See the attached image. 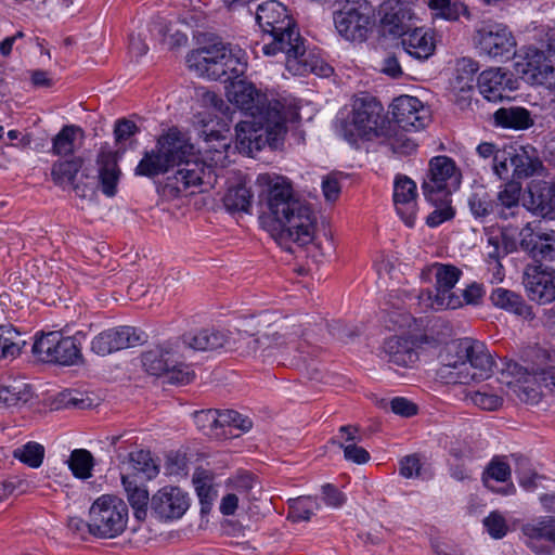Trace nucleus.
Returning <instances> with one entry per match:
<instances>
[{"instance_id":"59","label":"nucleus","mask_w":555,"mask_h":555,"mask_svg":"<svg viewBox=\"0 0 555 555\" xmlns=\"http://www.w3.org/2000/svg\"><path fill=\"white\" fill-rule=\"evenodd\" d=\"M322 500L333 508L341 507L346 502V495L331 483L323 485L321 488Z\"/></svg>"},{"instance_id":"45","label":"nucleus","mask_w":555,"mask_h":555,"mask_svg":"<svg viewBox=\"0 0 555 555\" xmlns=\"http://www.w3.org/2000/svg\"><path fill=\"white\" fill-rule=\"evenodd\" d=\"M68 468L76 478L88 479L92 476L94 457L86 449H75L66 461Z\"/></svg>"},{"instance_id":"38","label":"nucleus","mask_w":555,"mask_h":555,"mask_svg":"<svg viewBox=\"0 0 555 555\" xmlns=\"http://www.w3.org/2000/svg\"><path fill=\"white\" fill-rule=\"evenodd\" d=\"M492 305L499 309L517 315L529 314V307L526 305L522 297L514 291L496 287L490 294Z\"/></svg>"},{"instance_id":"24","label":"nucleus","mask_w":555,"mask_h":555,"mask_svg":"<svg viewBox=\"0 0 555 555\" xmlns=\"http://www.w3.org/2000/svg\"><path fill=\"white\" fill-rule=\"evenodd\" d=\"M524 205L534 215L555 218V183L531 182Z\"/></svg>"},{"instance_id":"33","label":"nucleus","mask_w":555,"mask_h":555,"mask_svg":"<svg viewBox=\"0 0 555 555\" xmlns=\"http://www.w3.org/2000/svg\"><path fill=\"white\" fill-rule=\"evenodd\" d=\"M142 363L146 372L155 376L166 375L177 365V351L171 344L157 346L142 354Z\"/></svg>"},{"instance_id":"5","label":"nucleus","mask_w":555,"mask_h":555,"mask_svg":"<svg viewBox=\"0 0 555 555\" xmlns=\"http://www.w3.org/2000/svg\"><path fill=\"white\" fill-rule=\"evenodd\" d=\"M383 105L375 96L360 92L350 100V108L340 111L336 128L346 139L364 137H386V125L389 121L382 115Z\"/></svg>"},{"instance_id":"56","label":"nucleus","mask_w":555,"mask_h":555,"mask_svg":"<svg viewBox=\"0 0 555 555\" xmlns=\"http://www.w3.org/2000/svg\"><path fill=\"white\" fill-rule=\"evenodd\" d=\"M436 209L428 215L426 223L430 228H435L451 220L454 217V209L451 206V197L446 203H431Z\"/></svg>"},{"instance_id":"17","label":"nucleus","mask_w":555,"mask_h":555,"mask_svg":"<svg viewBox=\"0 0 555 555\" xmlns=\"http://www.w3.org/2000/svg\"><path fill=\"white\" fill-rule=\"evenodd\" d=\"M522 283L528 297L540 305L555 299V270L543 263L527 264Z\"/></svg>"},{"instance_id":"13","label":"nucleus","mask_w":555,"mask_h":555,"mask_svg":"<svg viewBox=\"0 0 555 555\" xmlns=\"http://www.w3.org/2000/svg\"><path fill=\"white\" fill-rule=\"evenodd\" d=\"M535 162L534 149L530 145L517 147L514 144H506L503 149H498L493 170L500 178L507 176L509 168L513 176L528 177L534 172Z\"/></svg>"},{"instance_id":"15","label":"nucleus","mask_w":555,"mask_h":555,"mask_svg":"<svg viewBox=\"0 0 555 555\" xmlns=\"http://www.w3.org/2000/svg\"><path fill=\"white\" fill-rule=\"evenodd\" d=\"M390 107L393 121L405 132H417L430 122L428 109L415 96L401 95Z\"/></svg>"},{"instance_id":"58","label":"nucleus","mask_w":555,"mask_h":555,"mask_svg":"<svg viewBox=\"0 0 555 555\" xmlns=\"http://www.w3.org/2000/svg\"><path fill=\"white\" fill-rule=\"evenodd\" d=\"M380 143L396 158L410 156L417 149L414 141H380Z\"/></svg>"},{"instance_id":"25","label":"nucleus","mask_w":555,"mask_h":555,"mask_svg":"<svg viewBox=\"0 0 555 555\" xmlns=\"http://www.w3.org/2000/svg\"><path fill=\"white\" fill-rule=\"evenodd\" d=\"M147 120L138 115L131 114L128 117L118 118L114 122V137L115 139H129L135 135H153L147 131ZM182 132L177 127H170L167 131L157 135V139H180ZM156 137V134H154Z\"/></svg>"},{"instance_id":"16","label":"nucleus","mask_w":555,"mask_h":555,"mask_svg":"<svg viewBox=\"0 0 555 555\" xmlns=\"http://www.w3.org/2000/svg\"><path fill=\"white\" fill-rule=\"evenodd\" d=\"M189 507L190 496L179 487L165 486L151 498V512L162 521L181 518Z\"/></svg>"},{"instance_id":"34","label":"nucleus","mask_w":555,"mask_h":555,"mask_svg":"<svg viewBox=\"0 0 555 555\" xmlns=\"http://www.w3.org/2000/svg\"><path fill=\"white\" fill-rule=\"evenodd\" d=\"M521 73L540 85H546L548 76L554 67L546 62L544 53L535 48H529L525 54L524 62L517 63Z\"/></svg>"},{"instance_id":"35","label":"nucleus","mask_w":555,"mask_h":555,"mask_svg":"<svg viewBox=\"0 0 555 555\" xmlns=\"http://www.w3.org/2000/svg\"><path fill=\"white\" fill-rule=\"evenodd\" d=\"M493 118L496 126L514 130H526L534 125L531 113L521 106L499 108Z\"/></svg>"},{"instance_id":"14","label":"nucleus","mask_w":555,"mask_h":555,"mask_svg":"<svg viewBox=\"0 0 555 555\" xmlns=\"http://www.w3.org/2000/svg\"><path fill=\"white\" fill-rule=\"evenodd\" d=\"M480 94L489 102L512 100L519 83L515 75L502 67H491L480 73L477 80Z\"/></svg>"},{"instance_id":"21","label":"nucleus","mask_w":555,"mask_h":555,"mask_svg":"<svg viewBox=\"0 0 555 555\" xmlns=\"http://www.w3.org/2000/svg\"><path fill=\"white\" fill-rule=\"evenodd\" d=\"M416 184L404 175H397L393 183V203L400 218L408 227H413L417 212Z\"/></svg>"},{"instance_id":"2","label":"nucleus","mask_w":555,"mask_h":555,"mask_svg":"<svg viewBox=\"0 0 555 555\" xmlns=\"http://www.w3.org/2000/svg\"><path fill=\"white\" fill-rule=\"evenodd\" d=\"M175 167L178 170L169 178V184L178 192L195 188L205 191L216 182L211 166L198 159L190 141H157L153 149L144 153L135 168V175L154 178Z\"/></svg>"},{"instance_id":"60","label":"nucleus","mask_w":555,"mask_h":555,"mask_svg":"<svg viewBox=\"0 0 555 555\" xmlns=\"http://www.w3.org/2000/svg\"><path fill=\"white\" fill-rule=\"evenodd\" d=\"M341 173L332 172L322 180V191L326 201L334 202L340 194L339 177Z\"/></svg>"},{"instance_id":"40","label":"nucleus","mask_w":555,"mask_h":555,"mask_svg":"<svg viewBox=\"0 0 555 555\" xmlns=\"http://www.w3.org/2000/svg\"><path fill=\"white\" fill-rule=\"evenodd\" d=\"M26 345L24 335L12 324L0 325V359L16 358Z\"/></svg>"},{"instance_id":"12","label":"nucleus","mask_w":555,"mask_h":555,"mask_svg":"<svg viewBox=\"0 0 555 555\" xmlns=\"http://www.w3.org/2000/svg\"><path fill=\"white\" fill-rule=\"evenodd\" d=\"M477 47L493 60H509L516 55V40L512 31L502 24L486 25L477 30Z\"/></svg>"},{"instance_id":"44","label":"nucleus","mask_w":555,"mask_h":555,"mask_svg":"<svg viewBox=\"0 0 555 555\" xmlns=\"http://www.w3.org/2000/svg\"><path fill=\"white\" fill-rule=\"evenodd\" d=\"M193 485L201 504V513L208 514L217 496L211 486V478L206 470H197L193 475Z\"/></svg>"},{"instance_id":"1","label":"nucleus","mask_w":555,"mask_h":555,"mask_svg":"<svg viewBox=\"0 0 555 555\" xmlns=\"http://www.w3.org/2000/svg\"><path fill=\"white\" fill-rule=\"evenodd\" d=\"M257 184L267 189L262 228L286 250L291 243L305 246L314 238L317 217L311 205L294 194L291 182L281 176L261 173Z\"/></svg>"},{"instance_id":"61","label":"nucleus","mask_w":555,"mask_h":555,"mask_svg":"<svg viewBox=\"0 0 555 555\" xmlns=\"http://www.w3.org/2000/svg\"><path fill=\"white\" fill-rule=\"evenodd\" d=\"M168 380L173 384H188L193 378V372L177 357V365L166 373Z\"/></svg>"},{"instance_id":"62","label":"nucleus","mask_w":555,"mask_h":555,"mask_svg":"<svg viewBox=\"0 0 555 555\" xmlns=\"http://www.w3.org/2000/svg\"><path fill=\"white\" fill-rule=\"evenodd\" d=\"M479 65L476 61L469 57H462L456 62V79H474L475 74L478 72Z\"/></svg>"},{"instance_id":"49","label":"nucleus","mask_w":555,"mask_h":555,"mask_svg":"<svg viewBox=\"0 0 555 555\" xmlns=\"http://www.w3.org/2000/svg\"><path fill=\"white\" fill-rule=\"evenodd\" d=\"M13 456L31 468H38L44 459V448L38 442L29 441L15 449Z\"/></svg>"},{"instance_id":"51","label":"nucleus","mask_w":555,"mask_h":555,"mask_svg":"<svg viewBox=\"0 0 555 555\" xmlns=\"http://www.w3.org/2000/svg\"><path fill=\"white\" fill-rule=\"evenodd\" d=\"M465 400L485 411H495L503 404V399L485 387L479 390L466 391Z\"/></svg>"},{"instance_id":"47","label":"nucleus","mask_w":555,"mask_h":555,"mask_svg":"<svg viewBox=\"0 0 555 555\" xmlns=\"http://www.w3.org/2000/svg\"><path fill=\"white\" fill-rule=\"evenodd\" d=\"M82 166V157L75 156L64 162H57L52 167V177L61 186L73 185L76 175Z\"/></svg>"},{"instance_id":"42","label":"nucleus","mask_w":555,"mask_h":555,"mask_svg":"<svg viewBox=\"0 0 555 555\" xmlns=\"http://www.w3.org/2000/svg\"><path fill=\"white\" fill-rule=\"evenodd\" d=\"M224 56L222 60V69H224V81H236L247 69L246 53L237 48H229L224 44Z\"/></svg>"},{"instance_id":"37","label":"nucleus","mask_w":555,"mask_h":555,"mask_svg":"<svg viewBox=\"0 0 555 555\" xmlns=\"http://www.w3.org/2000/svg\"><path fill=\"white\" fill-rule=\"evenodd\" d=\"M254 194L245 182H238L228 188L223 196V205L229 212H249Z\"/></svg>"},{"instance_id":"4","label":"nucleus","mask_w":555,"mask_h":555,"mask_svg":"<svg viewBox=\"0 0 555 555\" xmlns=\"http://www.w3.org/2000/svg\"><path fill=\"white\" fill-rule=\"evenodd\" d=\"M494 360L479 340L464 338L447 348L438 376L448 384H470L490 377Z\"/></svg>"},{"instance_id":"63","label":"nucleus","mask_w":555,"mask_h":555,"mask_svg":"<svg viewBox=\"0 0 555 555\" xmlns=\"http://www.w3.org/2000/svg\"><path fill=\"white\" fill-rule=\"evenodd\" d=\"M390 408L393 413L403 417H411L417 413V405L402 397L393 398Z\"/></svg>"},{"instance_id":"8","label":"nucleus","mask_w":555,"mask_h":555,"mask_svg":"<svg viewBox=\"0 0 555 555\" xmlns=\"http://www.w3.org/2000/svg\"><path fill=\"white\" fill-rule=\"evenodd\" d=\"M461 182L462 173L455 162L448 156H435L429 160L421 189L429 203H446Z\"/></svg>"},{"instance_id":"27","label":"nucleus","mask_w":555,"mask_h":555,"mask_svg":"<svg viewBox=\"0 0 555 555\" xmlns=\"http://www.w3.org/2000/svg\"><path fill=\"white\" fill-rule=\"evenodd\" d=\"M382 358L398 366H410L418 360V352L412 339L392 336L385 340Z\"/></svg>"},{"instance_id":"52","label":"nucleus","mask_w":555,"mask_h":555,"mask_svg":"<svg viewBox=\"0 0 555 555\" xmlns=\"http://www.w3.org/2000/svg\"><path fill=\"white\" fill-rule=\"evenodd\" d=\"M509 477H511L509 465L500 459H493L488 464L486 470L482 474V482L487 488L493 490L492 486L490 485V480L505 482L509 479Z\"/></svg>"},{"instance_id":"22","label":"nucleus","mask_w":555,"mask_h":555,"mask_svg":"<svg viewBox=\"0 0 555 555\" xmlns=\"http://www.w3.org/2000/svg\"><path fill=\"white\" fill-rule=\"evenodd\" d=\"M520 248L537 261L555 259V234L534 232L527 223L519 232Z\"/></svg>"},{"instance_id":"18","label":"nucleus","mask_w":555,"mask_h":555,"mask_svg":"<svg viewBox=\"0 0 555 555\" xmlns=\"http://www.w3.org/2000/svg\"><path fill=\"white\" fill-rule=\"evenodd\" d=\"M278 331L273 326L262 334H248L242 331H232V345H229L228 351L237 352L243 357L262 358L266 360L274 356V339Z\"/></svg>"},{"instance_id":"48","label":"nucleus","mask_w":555,"mask_h":555,"mask_svg":"<svg viewBox=\"0 0 555 555\" xmlns=\"http://www.w3.org/2000/svg\"><path fill=\"white\" fill-rule=\"evenodd\" d=\"M220 411L204 410L194 413V421L197 427L206 435L214 437L225 436L224 430L220 431Z\"/></svg>"},{"instance_id":"32","label":"nucleus","mask_w":555,"mask_h":555,"mask_svg":"<svg viewBox=\"0 0 555 555\" xmlns=\"http://www.w3.org/2000/svg\"><path fill=\"white\" fill-rule=\"evenodd\" d=\"M401 39L404 51L417 60H427L433 55L436 44L430 30L423 27L409 29Z\"/></svg>"},{"instance_id":"53","label":"nucleus","mask_w":555,"mask_h":555,"mask_svg":"<svg viewBox=\"0 0 555 555\" xmlns=\"http://www.w3.org/2000/svg\"><path fill=\"white\" fill-rule=\"evenodd\" d=\"M483 527L489 535L495 540L504 538L508 532V525L504 516L498 512H491L483 520Z\"/></svg>"},{"instance_id":"11","label":"nucleus","mask_w":555,"mask_h":555,"mask_svg":"<svg viewBox=\"0 0 555 555\" xmlns=\"http://www.w3.org/2000/svg\"><path fill=\"white\" fill-rule=\"evenodd\" d=\"M434 274L435 294L423 293L420 299L427 301L435 310L457 309L463 306L461 296L453 292L462 274L461 270L452 264L435 263L430 268Z\"/></svg>"},{"instance_id":"10","label":"nucleus","mask_w":555,"mask_h":555,"mask_svg":"<svg viewBox=\"0 0 555 555\" xmlns=\"http://www.w3.org/2000/svg\"><path fill=\"white\" fill-rule=\"evenodd\" d=\"M33 353L43 362L62 365H75L82 359L77 335L63 336L59 331L38 337L33 345Z\"/></svg>"},{"instance_id":"28","label":"nucleus","mask_w":555,"mask_h":555,"mask_svg":"<svg viewBox=\"0 0 555 555\" xmlns=\"http://www.w3.org/2000/svg\"><path fill=\"white\" fill-rule=\"evenodd\" d=\"M118 154L116 151L102 149L98 155V178L103 194L112 197L117 192V183L120 177L118 168Z\"/></svg>"},{"instance_id":"29","label":"nucleus","mask_w":555,"mask_h":555,"mask_svg":"<svg viewBox=\"0 0 555 555\" xmlns=\"http://www.w3.org/2000/svg\"><path fill=\"white\" fill-rule=\"evenodd\" d=\"M283 141H230L222 145L224 151L215 152L211 157V162L216 165L220 164L223 166L224 160L228 159L231 154H235L236 152L247 157L260 158L259 153L266 147H269L271 151H275L281 149Z\"/></svg>"},{"instance_id":"50","label":"nucleus","mask_w":555,"mask_h":555,"mask_svg":"<svg viewBox=\"0 0 555 555\" xmlns=\"http://www.w3.org/2000/svg\"><path fill=\"white\" fill-rule=\"evenodd\" d=\"M275 350L285 349L286 353L296 351L299 353V358H304V354L309 353V341L307 339H298L297 331L293 333H280L275 335L274 339Z\"/></svg>"},{"instance_id":"3","label":"nucleus","mask_w":555,"mask_h":555,"mask_svg":"<svg viewBox=\"0 0 555 555\" xmlns=\"http://www.w3.org/2000/svg\"><path fill=\"white\" fill-rule=\"evenodd\" d=\"M229 101L246 112V118L235 126L236 139H276L287 133L288 124L298 118L292 105L279 99L268 100L256 87L243 79L232 81Z\"/></svg>"},{"instance_id":"41","label":"nucleus","mask_w":555,"mask_h":555,"mask_svg":"<svg viewBox=\"0 0 555 555\" xmlns=\"http://www.w3.org/2000/svg\"><path fill=\"white\" fill-rule=\"evenodd\" d=\"M121 483L127 492L129 504L134 511V517L142 520L146 517L147 505L151 504L149 492L144 487L137 485L135 480L128 476L121 477Z\"/></svg>"},{"instance_id":"19","label":"nucleus","mask_w":555,"mask_h":555,"mask_svg":"<svg viewBox=\"0 0 555 555\" xmlns=\"http://www.w3.org/2000/svg\"><path fill=\"white\" fill-rule=\"evenodd\" d=\"M145 335L131 326H118L103 331L91 343V349L99 356H107L121 349L143 344Z\"/></svg>"},{"instance_id":"7","label":"nucleus","mask_w":555,"mask_h":555,"mask_svg":"<svg viewBox=\"0 0 555 555\" xmlns=\"http://www.w3.org/2000/svg\"><path fill=\"white\" fill-rule=\"evenodd\" d=\"M127 521V505L114 495H102L89 509L87 529L96 538L113 539L125 531Z\"/></svg>"},{"instance_id":"43","label":"nucleus","mask_w":555,"mask_h":555,"mask_svg":"<svg viewBox=\"0 0 555 555\" xmlns=\"http://www.w3.org/2000/svg\"><path fill=\"white\" fill-rule=\"evenodd\" d=\"M525 541H547L555 543V517H542L522 525Z\"/></svg>"},{"instance_id":"57","label":"nucleus","mask_w":555,"mask_h":555,"mask_svg":"<svg viewBox=\"0 0 555 555\" xmlns=\"http://www.w3.org/2000/svg\"><path fill=\"white\" fill-rule=\"evenodd\" d=\"M333 443H337L344 450V457L347 461L356 464H365L370 460V453L362 447H358L357 443L337 442L335 439Z\"/></svg>"},{"instance_id":"46","label":"nucleus","mask_w":555,"mask_h":555,"mask_svg":"<svg viewBox=\"0 0 555 555\" xmlns=\"http://www.w3.org/2000/svg\"><path fill=\"white\" fill-rule=\"evenodd\" d=\"M288 506L289 512L287 517L294 522L310 520L311 516L321 508V504L312 496L291 499Z\"/></svg>"},{"instance_id":"36","label":"nucleus","mask_w":555,"mask_h":555,"mask_svg":"<svg viewBox=\"0 0 555 555\" xmlns=\"http://www.w3.org/2000/svg\"><path fill=\"white\" fill-rule=\"evenodd\" d=\"M520 193L521 186L515 181L505 183L498 192L494 204L496 205V214L501 219H507L516 215V210L519 209Z\"/></svg>"},{"instance_id":"30","label":"nucleus","mask_w":555,"mask_h":555,"mask_svg":"<svg viewBox=\"0 0 555 555\" xmlns=\"http://www.w3.org/2000/svg\"><path fill=\"white\" fill-rule=\"evenodd\" d=\"M256 20L264 36L275 30H285L286 25L294 23L286 8L275 0L260 4L256 13Z\"/></svg>"},{"instance_id":"23","label":"nucleus","mask_w":555,"mask_h":555,"mask_svg":"<svg viewBox=\"0 0 555 555\" xmlns=\"http://www.w3.org/2000/svg\"><path fill=\"white\" fill-rule=\"evenodd\" d=\"M232 331L219 328H203L183 335V344L197 351H214L224 349L233 344Z\"/></svg>"},{"instance_id":"54","label":"nucleus","mask_w":555,"mask_h":555,"mask_svg":"<svg viewBox=\"0 0 555 555\" xmlns=\"http://www.w3.org/2000/svg\"><path fill=\"white\" fill-rule=\"evenodd\" d=\"M219 421L220 429L230 427L240 429L241 431H248L253 426V422L249 417L233 410L220 411Z\"/></svg>"},{"instance_id":"26","label":"nucleus","mask_w":555,"mask_h":555,"mask_svg":"<svg viewBox=\"0 0 555 555\" xmlns=\"http://www.w3.org/2000/svg\"><path fill=\"white\" fill-rule=\"evenodd\" d=\"M382 23L391 35L402 36L410 29L413 12L408 3L401 0H387L383 3Z\"/></svg>"},{"instance_id":"6","label":"nucleus","mask_w":555,"mask_h":555,"mask_svg":"<svg viewBox=\"0 0 555 555\" xmlns=\"http://www.w3.org/2000/svg\"><path fill=\"white\" fill-rule=\"evenodd\" d=\"M268 42H263L261 51L267 56L278 53L285 55V65L293 75L302 76L315 70V65L308 60L305 40L300 36L295 23L286 25L285 30H275L268 35ZM263 41L266 39L263 38Z\"/></svg>"},{"instance_id":"39","label":"nucleus","mask_w":555,"mask_h":555,"mask_svg":"<svg viewBox=\"0 0 555 555\" xmlns=\"http://www.w3.org/2000/svg\"><path fill=\"white\" fill-rule=\"evenodd\" d=\"M467 205L472 216L479 221H485L496 211L494 199L483 185H477L467 197Z\"/></svg>"},{"instance_id":"64","label":"nucleus","mask_w":555,"mask_h":555,"mask_svg":"<svg viewBox=\"0 0 555 555\" xmlns=\"http://www.w3.org/2000/svg\"><path fill=\"white\" fill-rule=\"evenodd\" d=\"M439 15L448 21H457L461 16L469 18V11L464 3H448L439 11Z\"/></svg>"},{"instance_id":"55","label":"nucleus","mask_w":555,"mask_h":555,"mask_svg":"<svg viewBox=\"0 0 555 555\" xmlns=\"http://www.w3.org/2000/svg\"><path fill=\"white\" fill-rule=\"evenodd\" d=\"M129 460L132 463L134 469L144 473L149 479L155 477L158 474L157 466L153 463L150 456V452L143 450L131 452L129 454Z\"/></svg>"},{"instance_id":"31","label":"nucleus","mask_w":555,"mask_h":555,"mask_svg":"<svg viewBox=\"0 0 555 555\" xmlns=\"http://www.w3.org/2000/svg\"><path fill=\"white\" fill-rule=\"evenodd\" d=\"M31 398V386L22 377H8L0 384V409L20 408Z\"/></svg>"},{"instance_id":"20","label":"nucleus","mask_w":555,"mask_h":555,"mask_svg":"<svg viewBox=\"0 0 555 555\" xmlns=\"http://www.w3.org/2000/svg\"><path fill=\"white\" fill-rule=\"evenodd\" d=\"M224 44L215 42L191 51L186 56L189 68L198 76L211 80H221L224 77L222 60L224 56Z\"/></svg>"},{"instance_id":"9","label":"nucleus","mask_w":555,"mask_h":555,"mask_svg":"<svg viewBox=\"0 0 555 555\" xmlns=\"http://www.w3.org/2000/svg\"><path fill=\"white\" fill-rule=\"evenodd\" d=\"M373 16V7L366 0H345L334 13L335 28L344 39L363 42L371 29Z\"/></svg>"}]
</instances>
